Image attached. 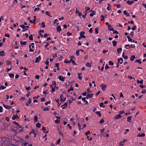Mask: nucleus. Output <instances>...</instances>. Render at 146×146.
I'll use <instances>...</instances> for the list:
<instances>
[{
    "label": "nucleus",
    "instance_id": "774afa93",
    "mask_svg": "<svg viewBox=\"0 0 146 146\" xmlns=\"http://www.w3.org/2000/svg\"><path fill=\"white\" fill-rule=\"evenodd\" d=\"M0 88L2 90H3L6 88V87L3 86H1L0 87Z\"/></svg>",
    "mask_w": 146,
    "mask_h": 146
},
{
    "label": "nucleus",
    "instance_id": "c9c22d12",
    "mask_svg": "<svg viewBox=\"0 0 146 146\" xmlns=\"http://www.w3.org/2000/svg\"><path fill=\"white\" fill-rule=\"evenodd\" d=\"M9 75L10 77H12V78H14V75L12 73H9Z\"/></svg>",
    "mask_w": 146,
    "mask_h": 146
},
{
    "label": "nucleus",
    "instance_id": "bb28decb",
    "mask_svg": "<svg viewBox=\"0 0 146 146\" xmlns=\"http://www.w3.org/2000/svg\"><path fill=\"white\" fill-rule=\"evenodd\" d=\"M135 56L134 55L131 56L130 58V60L131 61H133V60L135 58Z\"/></svg>",
    "mask_w": 146,
    "mask_h": 146
},
{
    "label": "nucleus",
    "instance_id": "4d7b16f0",
    "mask_svg": "<svg viewBox=\"0 0 146 146\" xmlns=\"http://www.w3.org/2000/svg\"><path fill=\"white\" fill-rule=\"evenodd\" d=\"M19 26L20 27H21L23 29H24L25 28H26V26H24V25H19Z\"/></svg>",
    "mask_w": 146,
    "mask_h": 146
},
{
    "label": "nucleus",
    "instance_id": "e2e57ef3",
    "mask_svg": "<svg viewBox=\"0 0 146 146\" xmlns=\"http://www.w3.org/2000/svg\"><path fill=\"white\" fill-rule=\"evenodd\" d=\"M40 10V9L38 7L35 8L34 9V11H38Z\"/></svg>",
    "mask_w": 146,
    "mask_h": 146
},
{
    "label": "nucleus",
    "instance_id": "393cba45",
    "mask_svg": "<svg viewBox=\"0 0 146 146\" xmlns=\"http://www.w3.org/2000/svg\"><path fill=\"white\" fill-rule=\"evenodd\" d=\"M125 53L123 52L122 53V56L123 58H124L125 59H127L128 58L127 56H124Z\"/></svg>",
    "mask_w": 146,
    "mask_h": 146
},
{
    "label": "nucleus",
    "instance_id": "39448f33",
    "mask_svg": "<svg viewBox=\"0 0 146 146\" xmlns=\"http://www.w3.org/2000/svg\"><path fill=\"white\" fill-rule=\"evenodd\" d=\"M85 33L83 31H82L80 32V38H85V36L83 35Z\"/></svg>",
    "mask_w": 146,
    "mask_h": 146
},
{
    "label": "nucleus",
    "instance_id": "bf43d9fd",
    "mask_svg": "<svg viewBox=\"0 0 146 146\" xmlns=\"http://www.w3.org/2000/svg\"><path fill=\"white\" fill-rule=\"evenodd\" d=\"M31 102V98H30L29 100H28V103L29 104H30Z\"/></svg>",
    "mask_w": 146,
    "mask_h": 146
},
{
    "label": "nucleus",
    "instance_id": "a211bd4d",
    "mask_svg": "<svg viewBox=\"0 0 146 146\" xmlns=\"http://www.w3.org/2000/svg\"><path fill=\"white\" fill-rule=\"evenodd\" d=\"M108 29L110 31H113V29L111 27V25H108Z\"/></svg>",
    "mask_w": 146,
    "mask_h": 146
},
{
    "label": "nucleus",
    "instance_id": "680f3d73",
    "mask_svg": "<svg viewBox=\"0 0 146 146\" xmlns=\"http://www.w3.org/2000/svg\"><path fill=\"white\" fill-rule=\"evenodd\" d=\"M71 61L73 65H76V64L75 62L73 60H72Z\"/></svg>",
    "mask_w": 146,
    "mask_h": 146
},
{
    "label": "nucleus",
    "instance_id": "412c9836",
    "mask_svg": "<svg viewBox=\"0 0 146 146\" xmlns=\"http://www.w3.org/2000/svg\"><path fill=\"white\" fill-rule=\"evenodd\" d=\"M133 3H134V1H127V3L129 5H131Z\"/></svg>",
    "mask_w": 146,
    "mask_h": 146
},
{
    "label": "nucleus",
    "instance_id": "13d9d810",
    "mask_svg": "<svg viewBox=\"0 0 146 146\" xmlns=\"http://www.w3.org/2000/svg\"><path fill=\"white\" fill-rule=\"evenodd\" d=\"M87 139L88 140H92V137H90L89 136H87Z\"/></svg>",
    "mask_w": 146,
    "mask_h": 146
},
{
    "label": "nucleus",
    "instance_id": "f704fd0d",
    "mask_svg": "<svg viewBox=\"0 0 146 146\" xmlns=\"http://www.w3.org/2000/svg\"><path fill=\"white\" fill-rule=\"evenodd\" d=\"M36 127L38 128H39L41 127V124L39 123H37L36 124Z\"/></svg>",
    "mask_w": 146,
    "mask_h": 146
},
{
    "label": "nucleus",
    "instance_id": "423d86ee",
    "mask_svg": "<svg viewBox=\"0 0 146 146\" xmlns=\"http://www.w3.org/2000/svg\"><path fill=\"white\" fill-rule=\"evenodd\" d=\"M60 100L62 102L65 101L66 98L64 97L63 95L62 94H61L60 96Z\"/></svg>",
    "mask_w": 146,
    "mask_h": 146
},
{
    "label": "nucleus",
    "instance_id": "20e7f679",
    "mask_svg": "<svg viewBox=\"0 0 146 146\" xmlns=\"http://www.w3.org/2000/svg\"><path fill=\"white\" fill-rule=\"evenodd\" d=\"M58 78L62 82H64L65 78L62 75H60L58 76Z\"/></svg>",
    "mask_w": 146,
    "mask_h": 146
},
{
    "label": "nucleus",
    "instance_id": "7c9ffc66",
    "mask_svg": "<svg viewBox=\"0 0 146 146\" xmlns=\"http://www.w3.org/2000/svg\"><path fill=\"white\" fill-rule=\"evenodd\" d=\"M100 107H103V108H104L105 107V106H104V103L103 102H101L100 104Z\"/></svg>",
    "mask_w": 146,
    "mask_h": 146
},
{
    "label": "nucleus",
    "instance_id": "4468645a",
    "mask_svg": "<svg viewBox=\"0 0 146 146\" xmlns=\"http://www.w3.org/2000/svg\"><path fill=\"white\" fill-rule=\"evenodd\" d=\"M93 94H89L87 95L86 96V98L88 99L89 98H92L93 96Z\"/></svg>",
    "mask_w": 146,
    "mask_h": 146
},
{
    "label": "nucleus",
    "instance_id": "052dcab7",
    "mask_svg": "<svg viewBox=\"0 0 146 146\" xmlns=\"http://www.w3.org/2000/svg\"><path fill=\"white\" fill-rule=\"evenodd\" d=\"M104 122V121L103 119H101L99 122L100 123V124H102Z\"/></svg>",
    "mask_w": 146,
    "mask_h": 146
},
{
    "label": "nucleus",
    "instance_id": "864d4df0",
    "mask_svg": "<svg viewBox=\"0 0 146 146\" xmlns=\"http://www.w3.org/2000/svg\"><path fill=\"white\" fill-rule=\"evenodd\" d=\"M109 64L111 65H113V63L111 61H109Z\"/></svg>",
    "mask_w": 146,
    "mask_h": 146
},
{
    "label": "nucleus",
    "instance_id": "dca6fc26",
    "mask_svg": "<svg viewBox=\"0 0 146 146\" xmlns=\"http://www.w3.org/2000/svg\"><path fill=\"white\" fill-rule=\"evenodd\" d=\"M86 67L90 68L91 67V64L89 62H87L85 65Z\"/></svg>",
    "mask_w": 146,
    "mask_h": 146
},
{
    "label": "nucleus",
    "instance_id": "9b49d317",
    "mask_svg": "<svg viewBox=\"0 0 146 146\" xmlns=\"http://www.w3.org/2000/svg\"><path fill=\"white\" fill-rule=\"evenodd\" d=\"M3 106L5 108L7 109H11L12 107L10 106H9L8 105H5L4 104L3 105Z\"/></svg>",
    "mask_w": 146,
    "mask_h": 146
},
{
    "label": "nucleus",
    "instance_id": "de8ad7c7",
    "mask_svg": "<svg viewBox=\"0 0 146 146\" xmlns=\"http://www.w3.org/2000/svg\"><path fill=\"white\" fill-rule=\"evenodd\" d=\"M13 124H15L17 126H19V124L18 123L16 122V121H14L13 122Z\"/></svg>",
    "mask_w": 146,
    "mask_h": 146
},
{
    "label": "nucleus",
    "instance_id": "338daca9",
    "mask_svg": "<svg viewBox=\"0 0 146 146\" xmlns=\"http://www.w3.org/2000/svg\"><path fill=\"white\" fill-rule=\"evenodd\" d=\"M90 133V131H87V132H86L85 133V134L87 136V135L88 134H89Z\"/></svg>",
    "mask_w": 146,
    "mask_h": 146
},
{
    "label": "nucleus",
    "instance_id": "5701e85b",
    "mask_svg": "<svg viewBox=\"0 0 146 146\" xmlns=\"http://www.w3.org/2000/svg\"><path fill=\"white\" fill-rule=\"evenodd\" d=\"M145 134L144 133L141 134H140V133H139L137 135V137H143L145 136Z\"/></svg>",
    "mask_w": 146,
    "mask_h": 146
},
{
    "label": "nucleus",
    "instance_id": "6e6552de",
    "mask_svg": "<svg viewBox=\"0 0 146 146\" xmlns=\"http://www.w3.org/2000/svg\"><path fill=\"white\" fill-rule=\"evenodd\" d=\"M122 116L119 114H118L115 116V119H118L121 117Z\"/></svg>",
    "mask_w": 146,
    "mask_h": 146
},
{
    "label": "nucleus",
    "instance_id": "603ef678",
    "mask_svg": "<svg viewBox=\"0 0 146 146\" xmlns=\"http://www.w3.org/2000/svg\"><path fill=\"white\" fill-rule=\"evenodd\" d=\"M76 54L77 56H78L79 55V50H77L76 53Z\"/></svg>",
    "mask_w": 146,
    "mask_h": 146
},
{
    "label": "nucleus",
    "instance_id": "a878e982",
    "mask_svg": "<svg viewBox=\"0 0 146 146\" xmlns=\"http://www.w3.org/2000/svg\"><path fill=\"white\" fill-rule=\"evenodd\" d=\"M117 52L118 53H120L122 51V49L121 48H120L117 49Z\"/></svg>",
    "mask_w": 146,
    "mask_h": 146
},
{
    "label": "nucleus",
    "instance_id": "58836bf2",
    "mask_svg": "<svg viewBox=\"0 0 146 146\" xmlns=\"http://www.w3.org/2000/svg\"><path fill=\"white\" fill-rule=\"evenodd\" d=\"M96 113L98 115H99V117H100L102 115V114L100 113V111H97L96 112Z\"/></svg>",
    "mask_w": 146,
    "mask_h": 146
},
{
    "label": "nucleus",
    "instance_id": "cd10ccee",
    "mask_svg": "<svg viewBox=\"0 0 146 146\" xmlns=\"http://www.w3.org/2000/svg\"><path fill=\"white\" fill-rule=\"evenodd\" d=\"M34 121L35 122H37V120L38 117L36 115H35L34 117Z\"/></svg>",
    "mask_w": 146,
    "mask_h": 146
},
{
    "label": "nucleus",
    "instance_id": "4c0bfd02",
    "mask_svg": "<svg viewBox=\"0 0 146 146\" xmlns=\"http://www.w3.org/2000/svg\"><path fill=\"white\" fill-rule=\"evenodd\" d=\"M101 21H103L104 20V17L103 15H102L101 16Z\"/></svg>",
    "mask_w": 146,
    "mask_h": 146
},
{
    "label": "nucleus",
    "instance_id": "2f4dec72",
    "mask_svg": "<svg viewBox=\"0 0 146 146\" xmlns=\"http://www.w3.org/2000/svg\"><path fill=\"white\" fill-rule=\"evenodd\" d=\"M20 42L21 45H25L27 43L26 41H21Z\"/></svg>",
    "mask_w": 146,
    "mask_h": 146
},
{
    "label": "nucleus",
    "instance_id": "ea45409f",
    "mask_svg": "<svg viewBox=\"0 0 146 146\" xmlns=\"http://www.w3.org/2000/svg\"><path fill=\"white\" fill-rule=\"evenodd\" d=\"M73 90V88L72 87H71L68 90V92H69L70 91H72Z\"/></svg>",
    "mask_w": 146,
    "mask_h": 146
},
{
    "label": "nucleus",
    "instance_id": "6ab92c4d",
    "mask_svg": "<svg viewBox=\"0 0 146 146\" xmlns=\"http://www.w3.org/2000/svg\"><path fill=\"white\" fill-rule=\"evenodd\" d=\"M132 116H129L127 117V121L128 122H131V119Z\"/></svg>",
    "mask_w": 146,
    "mask_h": 146
},
{
    "label": "nucleus",
    "instance_id": "c85d7f7f",
    "mask_svg": "<svg viewBox=\"0 0 146 146\" xmlns=\"http://www.w3.org/2000/svg\"><path fill=\"white\" fill-rule=\"evenodd\" d=\"M95 14V13L94 11H92V13L90 14V15L91 17H93L94 15Z\"/></svg>",
    "mask_w": 146,
    "mask_h": 146
},
{
    "label": "nucleus",
    "instance_id": "0eeeda50",
    "mask_svg": "<svg viewBox=\"0 0 146 146\" xmlns=\"http://www.w3.org/2000/svg\"><path fill=\"white\" fill-rule=\"evenodd\" d=\"M58 133H59V134L60 135L62 136V137H63V135L62 133V132L61 131L62 129L61 128L58 127Z\"/></svg>",
    "mask_w": 146,
    "mask_h": 146
},
{
    "label": "nucleus",
    "instance_id": "09e8293b",
    "mask_svg": "<svg viewBox=\"0 0 146 146\" xmlns=\"http://www.w3.org/2000/svg\"><path fill=\"white\" fill-rule=\"evenodd\" d=\"M136 26L135 25L133 27L131 28V29L132 31H134L136 29Z\"/></svg>",
    "mask_w": 146,
    "mask_h": 146
},
{
    "label": "nucleus",
    "instance_id": "72a5a7b5",
    "mask_svg": "<svg viewBox=\"0 0 146 146\" xmlns=\"http://www.w3.org/2000/svg\"><path fill=\"white\" fill-rule=\"evenodd\" d=\"M81 74V73H78V78L79 79L81 80L82 79V77L80 75Z\"/></svg>",
    "mask_w": 146,
    "mask_h": 146
},
{
    "label": "nucleus",
    "instance_id": "69168bd1",
    "mask_svg": "<svg viewBox=\"0 0 146 146\" xmlns=\"http://www.w3.org/2000/svg\"><path fill=\"white\" fill-rule=\"evenodd\" d=\"M53 58H54L57 56V54H54L52 55Z\"/></svg>",
    "mask_w": 146,
    "mask_h": 146
},
{
    "label": "nucleus",
    "instance_id": "49530a36",
    "mask_svg": "<svg viewBox=\"0 0 146 146\" xmlns=\"http://www.w3.org/2000/svg\"><path fill=\"white\" fill-rule=\"evenodd\" d=\"M60 141H61V140H60V138L58 140H57V141L56 142L57 144V145H59L60 144Z\"/></svg>",
    "mask_w": 146,
    "mask_h": 146
},
{
    "label": "nucleus",
    "instance_id": "aec40b11",
    "mask_svg": "<svg viewBox=\"0 0 146 146\" xmlns=\"http://www.w3.org/2000/svg\"><path fill=\"white\" fill-rule=\"evenodd\" d=\"M5 55V52L3 50L1 51L0 52V56H3Z\"/></svg>",
    "mask_w": 146,
    "mask_h": 146
},
{
    "label": "nucleus",
    "instance_id": "e433bc0d",
    "mask_svg": "<svg viewBox=\"0 0 146 146\" xmlns=\"http://www.w3.org/2000/svg\"><path fill=\"white\" fill-rule=\"evenodd\" d=\"M44 22H43L41 24V26L42 28H45V25H44Z\"/></svg>",
    "mask_w": 146,
    "mask_h": 146
},
{
    "label": "nucleus",
    "instance_id": "a19ab883",
    "mask_svg": "<svg viewBox=\"0 0 146 146\" xmlns=\"http://www.w3.org/2000/svg\"><path fill=\"white\" fill-rule=\"evenodd\" d=\"M64 62L66 63L70 64L71 62V61L70 60L68 61V60H66L64 61Z\"/></svg>",
    "mask_w": 146,
    "mask_h": 146
},
{
    "label": "nucleus",
    "instance_id": "4be33fe9",
    "mask_svg": "<svg viewBox=\"0 0 146 146\" xmlns=\"http://www.w3.org/2000/svg\"><path fill=\"white\" fill-rule=\"evenodd\" d=\"M16 118H19V117L17 115H13L12 117V119L14 120Z\"/></svg>",
    "mask_w": 146,
    "mask_h": 146
},
{
    "label": "nucleus",
    "instance_id": "6e6d98bb",
    "mask_svg": "<svg viewBox=\"0 0 146 146\" xmlns=\"http://www.w3.org/2000/svg\"><path fill=\"white\" fill-rule=\"evenodd\" d=\"M29 38L30 40H33V36L32 35H31L29 36Z\"/></svg>",
    "mask_w": 146,
    "mask_h": 146
},
{
    "label": "nucleus",
    "instance_id": "9d476101",
    "mask_svg": "<svg viewBox=\"0 0 146 146\" xmlns=\"http://www.w3.org/2000/svg\"><path fill=\"white\" fill-rule=\"evenodd\" d=\"M56 29L57 31L59 33L60 32V31L61 30L60 26H58L56 28Z\"/></svg>",
    "mask_w": 146,
    "mask_h": 146
},
{
    "label": "nucleus",
    "instance_id": "a18cd8bd",
    "mask_svg": "<svg viewBox=\"0 0 146 146\" xmlns=\"http://www.w3.org/2000/svg\"><path fill=\"white\" fill-rule=\"evenodd\" d=\"M113 31V34H118V31H115V30H114V29H113V31Z\"/></svg>",
    "mask_w": 146,
    "mask_h": 146
},
{
    "label": "nucleus",
    "instance_id": "37998d69",
    "mask_svg": "<svg viewBox=\"0 0 146 146\" xmlns=\"http://www.w3.org/2000/svg\"><path fill=\"white\" fill-rule=\"evenodd\" d=\"M85 9L86 10V11H89V12H90L91 11V10H90V8L89 7H85Z\"/></svg>",
    "mask_w": 146,
    "mask_h": 146
},
{
    "label": "nucleus",
    "instance_id": "f3484780",
    "mask_svg": "<svg viewBox=\"0 0 146 146\" xmlns=\"http://www.w3.org/2000/svg\"><path fill=\"white\" fill-rule=\"evenodd\" d=\"M123 62V59L122 58H120V59H118V63H119L120 64H121Z\"/></svg>",
    "mask_w": 146,
    "mask_h": 146
},
{
    "label": "nucleus",
    "instance_id": "f8f14e48",
    "mask_svg": "<svg viewBox=\"0 0 146 146\" xmlns=\"http://www.w3.org/2000/svg\"><path fill=\"white\" fill-rule=\"evenodd\" d=\"M40 59L41 57L40 56H39L38 57L36 58L35 60V63H36L38 62Z\"/></svg>",
    "mask_w": 146,
    "mask_h": 146
},
{
    "label": "nucleus",
    "instance_id": "473e14b6",
    "mask_svg": "<svg viewBox=\"0 0 146 146\" xmlns=\"http://www.w3.org/2000/svg\"><path fill=\"white\" fill-rule=\"evenodd\" d=\"M141 59H140L139 60H135V62H138L139 64H141V63L142 62H141Z\"/></svg>",
    "mask_w": 146,
    "mask_h": 146
},
{
    "label": "nucleus",
    "instance_id": "ddd939ff",
    "mask_svg": "<svg viewBox=\"0 0 146 146\" xmlns=\"http://www.w3.org/2000/svg\"><path fill=\"white\" fill-rule=\"evenodd\" d=\"M32 133H33V134L35 135L34 137H36V134L35 132V130L34 129H32V130L31 132L29 133V134H31Z\"/></svg>",
    "mask_w": 146,
    "mask_h": 146
},
{
    "label": "nucleus",
    "instance_id": "0e129e2a",
    "mask_svg": "<svg viewBox=\"0 0 146 146\" xmlns=\"http://www.w3.org/2000/svg\"><path fill=\"white\" fill-rule=\"evenodd\" d=\"M45 14L46 15H48V16H50V13H49V12L48 11H46L45 12Z\"/></svg>",
    "mask_w": 146,
    "mask_h": 146
},
{
    "label": "nucleus",
    "instance_id": "3c124183",
    "mask_svg": "<svg viewBox=\"0 0 146 146\" xmlns=\"http://www.w3.org/2000/svg\"><path fill=\"white\" fill-rule=\"evenodd\" d=\"M124 113L125 112L124 111H120L119 112V114L121 115Z\"/></svg>",
    "mask_w": 146,
    "mask_h": 146
},
{
    "label": "nucleus",
    "instance_id": "c03bdc74",
    "mask_svg": "<svg viewBox=\"0 0 146 146\" xmlns=\"http://www.w3.org/2000/svg\"><path fill=\"white\" fill-rule=\"evenodd\" d=\"M49 110V108H44L43 110V111H48Z\"/></svg>",
    "mask_w": 146,
    "mask_h": 146
},
{
    "label": "nucleus",
    "instance_id": "79ce46f5",
    "mask_svg": "<svg viewBox=\"0 0 146 146\" xmlns=\"http://www.w3.org/2000/svg\"><path fill=\"white\" fill-rule=\"evenodd\" d=\"M6 62H7L6 64L7 66L10 65L11 66V62H7V61H6Z\"/></svg>",
    "mask_w": 146,
    "mask_h": 146
},
{
    "label": "nucleus",
    "instance_id": "f03ea898",
    "mask_svg": "<svg viewBox=\"0 0 146 146\" xmlns=\"http://www.w3.org/2000/svg\"><path fill=\"white\" fill-rule=\"evenodd\" d=\"M125 47L126 49H128L129 48H135V45L131 44H126L125 46Z\"/></svg>",
    "mask_w": 146,
    "mask_h": 146
},
{
    "label": "nucleus",
    "instance_id": "2eb2a0df",
    "mask_svg": "<svg viewBox=\"0 0 146 146\" xmlns=\"http://www.w3.org/2000/svg\"><path fill=\"white\" fill-rule=\"evenodd\" d=\"M86 98L85 97H84L83 98H82V100L86 104H88V102L86 100Z\"/></svg>",
    "mask_w": 146,
    "mask_h": 146
},
{
    "label": "nucleus",
    "instance_id": "f257e3e1",
    "mask_svg": "<svg viewBox=\"0 0 146 146\" xmlns=\"http://www.w3.org/2000/svg\"><path fill=\"white\" fill-rule=\"evenodd\" d=\"M34 43H31L29 46V51L30 52H33L34 51V49H33L34 48Z\"/></svg>",
    "mask_w": 146,
    "mask_h": 146
},
{
    "label": "nucleus",
    "instance_id": "7ed1b4c3",
    "mask_svg": "<svg viewBox=\"0 0 146 146\" xmlns=\"http://www.w3.org/2000/svg\"><path fill=\"white\" fill-rule=\"evenodd\" d=\"M100 86L101 87L102 90L103 91H105L106 90V88L107 86L106 85H104V84L102 83Z\"/></svg>",
    "mask_w": 146,
    "mask_h": 146
},
{
    "label": "nucleus",
    "instance_id": "8fccbe9b",
    "mask_svg": "<svg viewBox=\"0 0 146 146\" xmlns=\"http://www.w3.org/2000/svg\"><path fill=\"white\" fill-rule=\"evenodd\" d=\"M95 33L96 34H98V28H96L95 29Z\"/></svg>",
    "mask_w": 146,
    "mask_h": 146
},
{
    "label": "nucleus",
    "instance_id": "b1692460",
    "mask_svg": "<svg viewBox=\"0 0 146 146\" xmlns=\"http://www.w3.org/2000/svg\"><path fill=\"white\" fill-rule=\"evenodd\" d=\"M143 80H142L139 81V80H137V84H142L143 83Z\"/></svg>",
    "mask_w": 146,
    "mask_h": 146
},
{
    "label": "nucleus",
    "instance_id": "1a4fd4ad",
    "mask_svg": "<svg viewBox=\"0 0 146 146\" xmlns=\"http://www.w3.org/2000/svg\"><path fill=\"white\" fill-rule=\"evenodd\" d=\"M67 103H65L64 104L61 106V107L62 108V109H64L67 107Z\"/></svg>",
    "mask_w": 146,
    "mask_h": 146
},
{
    "label": "nucleus",
    "instance_id": "c756f323",
    "mask_svg": "<svg viewBox=\"0 0 146 146\" xmlns=\"http://www.w3.org/2000/svg\"><path fill=\"white\" fill-rule=\"evenodd\" d=\"M117 42L115 41L114 40L112 41V44L114 46H116V44Z\"/></svg>",
    "mask_w": 146,
    "mask_h": 146
},
{
    "label": "nucleus",
    "instance_id": "5fc2aeb1",
    "mask_svg": "<svg viewBox=\"0 0 146 146\" xmlns=\"http://www.w3.org/2000/svg\"><path fill=\"white\" fill-rule=\"evenodd\" d=\"M58 22V20L57 19H56L54 20V24L55 25L56 23H57Z\"/></svg>",
    "mask_w": 146,
    "mask_h": 146
}]
</instances>
